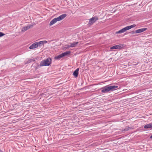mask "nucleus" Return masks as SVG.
<instances>
[{"instance_id":"f257e3e1","label":"nucleus","mask_w":152,"mask_h":152,"mask_svg":"<svg viewBox=\"0 0 152 152\" xmlns=\"http://www.w3.org/2000/svg\"><path fill=\"white\" fill-rule=\"evenodd\" d=\"M118 86L115 85H108L102 87L101 88V92L103 93H105L112 91L116 90L118 88Z\"/></svg>"},{"instance_id":"f03ea898","label":"nucleus","mask_w":152,"mask_h":152,"mask_svg":"<svg viewBox=\"0 0 152 152\" xmlns=\"http://www.w3.org/2000/svg\"><path fill=\"white\" fill-rule=\"evenodd\" d=\"M51 62V59L50 58L42 61L40 62V65L43 66H49L50 65Z\"/></svg>"},{"instance_id":"7ed1b4c3","label":"nucleus","mask_w":152,"mask_h":152,"mask_svg":"<svg viewBox=\"0 0 152 152\" xmlns=\"http://www.w3.org/2000/svg\"><path fill=\"white\" fill-rule=\"evenodd\" d=\"M98 19V18L96 16L93 17L89 20L88 25L91 26Z\"/></svg>"},{"instance_id":"20e7f679","label":"nucleus","mask_w":152,"mask_h":152,"mask_svg":"<svg viewBox=\"0 0 152 152\" xmlns=\"http://www.w3.org/2000/svg\"><path fill=\"white\" fill-rule=\"evenodd\" d=\"M124 47V44H119V45H116L111 47L110 49L111 50L117 49H122Z\"/></svg>"},{"instance_id":"39448f33","label":"nucleus","mask_w":152,"mask_h":152,"mask_svg":"<svg viewBox=\"0 0 152 152\" xmlns=\"http://www.w3.org/2000/svg\"><path fill=\"white\" fill-rule=\"evenodd\" d=\"M38 47L37 42H35L32 44L29 47L30 49L37 48Z\"/></svg>"},{"instance_id":"423d86ee","label":"nucleus","mask_w":152,"mask_h":152,"mask_svg":"<svg viewBox=\"0 0 152 152\" xmlns=\"http://www.w3.org/2000/svg\"><path fill=\"white\" fill-rule=\"evenodd\" d=\"M128 30L127 28V27H126L122 29H121L119 31H117L115 32V33L116 34H121L123 33L124 32Z\"/></svg>"},{"instance_id":"0eeeda50","label":"nucleus","mask_w":152,"mask_h":152,"mask_svg":"<svg viewBox=\"0 0 152 152\" xmlns=\"http://www.w3.org/2000/svg\"><path fill=\"white\" fill-rule=\"evenodd\" d=\"M67 16V15L66 14H64L61 15L59 16H58L57 18V19L58 20V21L61 20L63 19H64V18H65Z\"/></svg>"},{"instance_id":"6e6552de","label":"nucleus","mask_w":152,"mask_h":152,"mask_svg":"<svg viewBox=\"0 0 152 152\" xmlns=\"http://www.w3.org/2000/svg\"><path fill=\"white\" fill-rule=\"evenodd\" d=\"M147 29V28H141L136 30L135 32L136 33H140L146 31Z\"/></svg>"},{"instance_id":"1a4fd4ad","label":"nucleus","mask_w":152,"mask_h":152,"mask_svg":"<svg viewBox=\"0 0 152 152\" xmlns=\"http://www.w3.org/2000/svg\"><path fill=\"white\" fill-rule=\"evenodd\" d=\"M33 25L28 26H26L23 27L22 29L23 31H25L33 27Z\"/></svg>"},{"instance_id":"9d476101","label":"nucleus","mask_w":152,"mask_h":152,"mask_svg":"<svg viewBox=\"0 0 152 152\" xmlns=\"http://www.w3.org/2000/svg\"><path fill=\"white\" fill-rule=\"evenodd\" d=\"M57 21H59L57 18H56L53 19L50 22L49 25L50 26H52L55 23H56Z\"/></svg>"},{"instance_id":"9b49d317","label":"nucleus","mask_w":152,"mask_h":152,"mask_svg":"<svg viewBox=\"0 0 152 152\" xmlns=\"http://www.w3.org/2000/svg\"><path fill=\"white\" fill-rule=\"evenodd\" d=\"M32 66H34L35 69L37 70L39 68L40 66H42L40 65V64L39 65L37 63H34L32 64Z\"/></svg>"},{"instance_id":"f8f14e48","label":"nucleus","mask_w":152,"mask_h":152,"mask_svg":"<svg viewBox=\"0 0 152 152\" xmlns=\"http://www.w3.org/2000/svg\"><path fill=\"white\" fill-rule=\"evenodd\" d=\"M79 70V68L77 69L73 72V75L75 77H77L78 74V71Z\"/></svg>"},{"instance_id":"ddd939ff","label":"nucleus","mask_w":152,"mask_h":152,"mask_svg":"<svg viewBox=\"0 0 152 152\" xmlns=\"http://www.w3.org/2000/svg\"><path fill=\"white\" fill-rule=\"evenodd\" d=\"M144 128L145 129H152V125L151 123L147 124L145 125L144 127Z\"/></svg>"},{"instance_id":"4468645a","label":"nucleus","mask_w":152,"mask_h":152,"mask_svg":"<svg viewBox=\"0 0 152 152\" xmlns=\"http://www.w3.org/2000/svg\"><path fill=\"white\" fill-rule=\"evenodd\" d=\"M78 43V42H73L70 44L69 47H71V48L75 47Z\"/></svg>"},{"instance_id":"2eb2a0df","label":"nucleus","mask_w":152,"mask_h":152,"mask_svg":"<svg viewBox=\"0 0 152 152\" xmlns=\"http://www.w3.org/2000/svg\"><path fill=\"white\" fill-rule=\"evenodd\" d=\"M70 53H71V52L69 51H66L64 53H62L61 54L62 55L63 57H64V56H67L68 55H69Z\"/></svg>"},{"instance_id":"dca6fc26","label":"nucleus","mask_w":152,"mask_h":152,"mask_svg":"<svg viewBox=\"0 0 152 152\" xmlns=\"http://www.w3.org/2000/svg\"><path fill=\"white\" fill-rule=\"evenodd\" d=\"M62 57H63V56L62 54H61L56 56L55 57V58L56 59L59 60Z\"/></svg>"},{"instance_id":"f3484780","label":"nucleus","mask_w":152,"mask_h":152,"mask_svg":"<svg viewBox=\"0 0 152 152\" xmlns=\"http://www.w3.org/2000/svg\"><path fill=\"white\" fill-rule=\"evenodd\" d=\"M136 26V25L135 24H133L131 26H128L126 27L127 28L128 30L132 28H134V27H135Z\"/></svg>"},{"instance_id":"a211bd4d","label":"nucleus","mask_w":152,"mask_h":152,"mask_svg":"<svg viewBox=\"0 0 152 152\" xmlns=\"http://www.w3.org/2000/svg\"><path fill=\"white\" fill-rule=\"evenodd\" d=\"M37 44H38V46L41 47L42 46H43V43H42V42H41V41H40L39 42H37Z\"/></svg>"},{"instance_id":"6ab92c4d","label":"nucleus","mask_w":152,"mask_h":152,"mask_svg":"<svg viewBox=\"0 0 152 152\" xmlns=\"http://www.w3.org/2000/svg\"><path fill=\"white\" fill-rule=\"evenodd\" d=\"M129 127L128 126H126L125 129L124 130V131H127L129 130Z\"/></svg>"},{"instance_id":"aec40b11","label":"nucleus","mask_w":152,"mask_h":152,"mask_svg":"<svg viewBox=\"0 0 152 152\" xmlns=\"http://www.w3.org/2000/svg\"><path fill=\"white\" fill-rule=\"evenodd\" d=\"M34 61V59H30V60H28L27 61V63H30V62H32V61Z\"/></svg>"},{"instance_id":"412c9836","label":"nucleus","mask_w":152,"mask_h":152,"mask_svg":"<svg viewBox=\"0 0 152 152\" xmlns=\"http://www.w3.org/2000/svg\"><path fill=\"white\" fill-rule=\"evenodd\" d=\"M5 35V34L2 32H0V37H2Z\"/></svg>"},{"instance_id":"4be33fe9","label":"nucleus","mask_w":152,"mask_h":152,"mask_svg":"<svg viewBox=\"0 0 152 152\" xmlns=\"http://www.w3.org/2000/svg\"><path fill=\"white\" fill-rule=\"evenodd\" d=\"M41 42H42V43H43V45L44 44H46L48 42L46 40L41 41Z\"/></svg>"},{"instance_id":"5701e85b","label":"nucleus","mask_w":152,"mask_h":152,"mask_svg":"<svg viewBox=\"0 0 152 152\" xmlns=\"http://www.w3.org/2000/svg\"><path fill=\"white\" fill-rule=\"evenodd\" d=\"M131 33L132 34H134L135 33V31H131Z\"/></svg>"},{"instance_id":"b1692460","label":"nucleus","mask_w":152,"mask_h":152,"mask_svg":"<svg viewBox=\"0 0 152 152\" xmlns=\"http://www.w3.org/2000/svg\"><path fill=\"white\" fill-rule=\"evenodd\" d=\"M69 46H70V45H68L67 47L66 48H69L71 47H69Z\"/></svg>"},{"instance_id":"393cba45","label":"nucleus","mask_w":152,"mask_h":152,"mask_svg":"<svg viewBox=\"0 0 152 152\" xmlns=\"http://www.w3.org/2000/svg\"><path fill=\"white\" fill-rule=\"evenodd\" d=\"M150 138L151 139H152V135L150 136Z\"/></svg>"},{"instance_id":"a878e982","label":"nucleus","mask_w":152,"mask_h":152,"mask_svg":"<svg viewBox=\"0 0 152 152\" xmlns=\"http://www.w3.org/2000/svg\"><path fill=\"white\" fill-rule=\"evenodd\" d=\"M151 125H152V123H151Z\"/></svg>"}]
</instances>
